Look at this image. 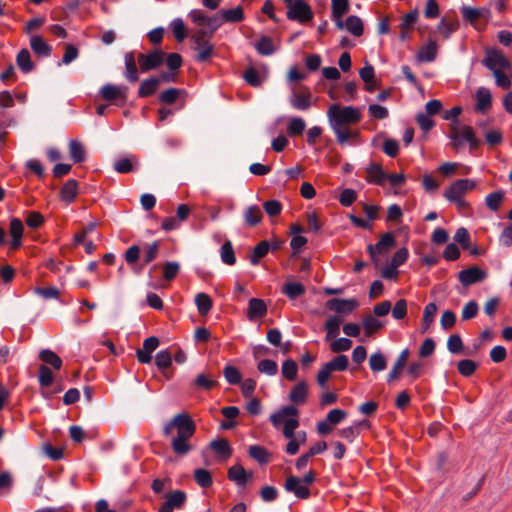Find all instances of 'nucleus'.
<instances>
[{"label":"nucleus","mask_w":512,"mask_h":512,"mask_svg":"<svg viewBox=\"0 0 512 512\" xmlns=\"http://www.w3.org/2000/svg\"><path fill=\"white\" fill-rule=\"evenodd\" d=\"M195 431L196 425L187 413L175 415L163 428L164 436L171 438V448L179 456H184L192 450L190 439Z\"/></svg>","instance_id":"1"},{"label":"nucleus","mask_w":512,"mask_h":512,"mask_svg":"<svg viewBox=\"0 0 512 512\" xmlns=\"http://www.w3.org/2000/svg\"><path fill=\"white\" fill-rule=\"evenodd\" d=\"M159 248L158 241L145 244L142 249L138 245H132L126 250L124 259L135 272L139 273L145 265L157 258Z\"/></svg>","instance_id":"2"},{"label":"nucleus","mask_w":512,"mask_h":512,"mask_svg":"<svg viewBox=\"0 0 512 512\" xmlns=\"http://www.w3.org/2000/svg\"><path fill=\"white\" fill-rule=\"evenodd\" d=\"M449 138L453 149H460L465 143L469 145L470 150L477 149L480 140L476 137L474 129L465 124H461L458 120L453 121L449 128Z\"/></svg>","instance_id":"3"},{"label":"nucleus","mask_w":512,"mask_h":512,"mask_svg":"<svg viewBox=\"0 0 512 512\" xmlns=\"http://www.w3.org/2000/svg\"><path fill=\"white\" fill-rule=\"evenodd\" d=\"M327 117L330 126L357 124L362 120V114L359 108L354 106H340L338 104H333L329 107Z\"/></svg>","instance_id":"4"},{"label":"nucleus","mask_w":512,"mask_h":512,"mask_svg":"<svg viewBox=\"0 0 512 512\" xmlns=\"http://www.w3.org/2000/svg\"><path fill=\"white\" fill-rule=\"evenodd\" d=\"M316 480V473L313 470L308 471L303 477L290 475L286 478L284 489L293 493L298 499H308L310 497V486Z\"/></svg>","instance_id":"5"},{"label":"nucleus","mask_w":512,"mask_h":512,"mask_svg":"<svg viewBox=\"0 0 512 512\" xmlns=\"http://www.w3.org/2000/svg\"><path fill=\"white\" fill-rule=\"evenodd\" d=\"M287 9L286 16L289 20L306 23L313 19L312 8L304 0H282Z\"/></svg>","instance_id":"6"},{"label":"nucleus","mask_w":512,"mask_h":512,"mask_svg":"<svg viewBox=\"0 0 512 512\" xmlns=\"http://www.w3.org/2000/svg\"><path fill=\"white\" fill-rule=\"evenodd\" d=\"M299 427V423L292 421L288 422L286 427L282 429L283 436L288 440V443L285 447V452L288 455H295L298 453L299 448L306 442V432L299 431L295 433L296 429Z\"/></svg>","instance_id":"7"},{"label":"nucleus","mask_w":512,"mask_h":512,"mask_svg":"<svg viewBox=\"0 0 512 512\" xmlns=\"http://www.w3.org/2000/svg\"><path fill=\"white\" fill-rule=\"evenodd\" d=\"M482 63L485 67L491 70L492 73L499 71H508V73L512 72L511 62L504 53L498 49L487 50Z\"/></svg>","instance_id":"8"},{"label":"nucleus","mask_w":512,"mask_h":512,"mask_svg":"<svg viewBox=\"0 0 512 512\" xmlns=\"http://www.w3.org/2000/svg\"><path fill=\"white\" fill-rule=\"evenodd\" d=\"M477 182L473 179H457L444 191L443 196L447 201L465 198L466 193L474 190Z\"/></svg>","instance_id":"9"},{"label":"nucleus","mask_w":512,"mask_h":512,"mask_svg":"<svg viewBox=\"0 0 512 512\" xmlns=\"http://www.w3.org/2000/svg\"><path fill=\"white\" fill-rule=\"evenodd\" d=\"M299 410L294 405H287L281 407L278 411L271 414L269 420L271 424L277 429L280 426L286 427L288 422L295 421L300 424Z\"/></svg>","instance_id":"10"},{"label":"nucleus","mask_w":512,"mask_h":512,"mask_svg":"<svg viewBox=\"0 0 512 512\" xmlns=\"http://www.w3.org/2000/svg\"><path fill=\"white\" fill-rule=\"evenodd\" d=\"M289 102L294 109L300 111H306L314 104L312 93L306 86H301L299 89H293Z\"/></svg>","instance_id":"11"},{"label":"nucleus","mask_w":512,"mask_h":512,"mask_svg":"<svg viewBox=\"0 0 512 512\" xmlns=\"http://www.w3.org/2000/svg\"><path fill=\"white\" fill-rule=\"evenodd\" d=\"M164 61V53L160 50H153L148 54L140 53L137 56L141 72H147L156 69L162 65Z\"/></svg>","instance_id":"12"},{"label":"nucleus","mask_w":512,"mask_h":512,"mask_svg":"<svg viewBox=\"0 0 512 512\" xmlns=\"http://www.w3.org/2000/svg\"><path fill=\"white\" fill-rule=\"evenodd\" d=\"M486 277V271L480 269L477 266H472L467 269L461 270L458 274L459 282L465 287L481 282Z\"/></svg>","instance_id":"13"},{"label":"nucleus","mask_w":512,"mask_h":512,"mask_svg":"<svg viewBox=\"0 0 512 512\" xmlns=\"http://www.w3.org/2000/svg\"><path fill=\"white\" fill-rule=\"evenodd\" d=\"M128 88L126 86H118L114 84H106L100 89V96L109 102L127 100Z\"/></svg>","instance_id":"14"},{"label":"nucleus","mask_w":512,"mask_h":512,"mask_svg":"<svg viewBox=\"0 0 512 512\" xmlns=\"http://www.w3.org/2000/svg\"><path fill=\"white\" fill-rule=\"evenodd\" d=\"M186 494L181 490L172 491L165 496V502L159 508L158 512H173L174 509L181 508L186 502Z\"/></svg>","instance_id":"15"},{"label":"nucleus","mask_w":512,"mask_h":512,"mask_svg":"<svg viewBox=\"0 0 512 512\" xmlns=\"http://www.w3.org/2000/svg\"><path fill=\"white\" fill-rule=\"evenodd\" d=\"M395 244V239L392 233L387 232L383 234L380 240L375 245H368V252L371 259L376 262V254L386 253Z\"/></svg>","instance_id":"16"},{"label":"nucleus","mask_w":512,"mask_h":512,"mask_svg":"<svg viewBox=\"0 0 512 512\" xmlns=\"http://www.w3.org/2000/svg\"><path fill=\"white\" fill-rule=\"evenodd\" d=\"M227 477L237 486L244 487L253 477L252 471H246L240 464H235L228 469Z\"/></svg>","instance_id":"17"},{"label":"nucleus","mask_w":512,"mask_h":512,"mask_svg":"<svg viewBox=\"0 0 512 512\" xmlns=\"http://www.w3.org/2000/svg\"><path fill=\"white\" fill-rule=\"evenodd\" d=\"M418 11L413 10L402 16L399 29H400V39L407 40L410 38L411 32L413 31L414 25L418 19Z\"/></svg>","instance_id":"18"},{"label":"nucleus","mask_w":512,"mask_h":512,"mask_svg":"<svg viewBox=\"0 0 512 512\" xmlns=\"http://www.w3.org/2000/svg\"><path fill=\"white\" fill-rule=\"evenodd\" d=\"M327 307L337 313H351L358 307L355 299L333 298L327 302Z\"/></svg>","instance_id":"19"},{"label":"nucleus","mask_w":512,"mask_h":512,"mask_svg":"<svg viewBox=\"0 0 512 512\" xmlns=\"http://www.w3.org/2000/svg\"><path fill=\"white\" fill-rule=\"evenodd\" d=\"M308 393V384L305 381H300L292 387L289 393V400L294 405H303L307 401Z\"/></svg>","instance_id":"20"},{"label":"nucleus","mask_w":512,"mask_h":512,"mask_svg":"<svg viewBox=\"0 0 512 512\" xmlns=\"http://www.w3.org/2000/svg\"><path fill=\"white\" fill-rule=\"evenodd\" d=\"M332 2V18L337 28L344 29V21L342 17L349 10V0H331Z\"/></svg>","instance_id":"21"},{"label":"nucleus","mask_w":512,"mask_h":512,"mask_svg":"<svg viewBox=\"0 0 512 512\" xmlns=\"http://www.w3.org/2000/svg\"><path fill=\"white\" fill-rule=\"evenodd\" d=\"M24 226L20 219L12 218L9 226V233L11 235V248L17 250L22 246Z\"/></svg>","instance_id":"22"},{"label":"nucleus","mask_w":512,"mask_h":512,"mask_svg":"<svg viewBox=\"0 0 512 512\" xmlns=\"http://www.w3.org/2000/svg\"><path fill=\"white\" fill-rule=\"evenodd\" d=\"M476 104L475 110L478 112H486L491 108L492 105V95L488 88L479 87L476 91Z\"/></svg>","instance_id":"23"},{"label":"nucleus","mask_w":512,"mask_h":512,"mask_svg":"<svg viewBox=\"0 0 512 512\" xmlns=\"http://www.w3.org/2000/svg\"><path fill=\"white\" fill-rule=\"evenodd\" d=\"M365 179L368 183L383 185L384 181L386 180V173L383 171L380 164L371 163L366 168Z\"/></svg>","instance_id":"24"},{"label":"nucleus","mask_w":512,"mask_h":512,"mask_svg":"<svg viewBox=\"0 0 512 512\" xmlns=\"http://www.w3.org/2000/svg\"><path fill=\"white\" fill-rule=\"evenodd\" d=\"M30 47L39 57H48L52 52V47L40 35H33L30 38Z\"/></svg>","instance_id":"25"},{"label":"nucleus","mask_w":512,"mask_h":512,"mask_svg":"<svg viewBox=\"0 0 512 512\" xmlns=\"http://www.w3.org/2000/svg\"><path fill=\"white\" fill-rule=\"evenodd\" d=\"M267 313V306L262 299L252 298L248 304L247 317L249 320H255L265 316Z\"/></svg>","instance_id":"26"},{"label":"nucleus","mask_w":512,"mask_h":512,"mask_svg":"<svg viewBox=\"0 0 512 512\" xmlns=\"http://www.w3.org/2000/svg\"><path fill=\"white\" fill-rule=\"evenodd\" d=\"M192 48L197 52L195 58L198 62L208 61L214 53V46L210 40L193 43Z\"/></svg>","instance_id":"27"},{"label":"nucleus","mask_w":512,"mask_h":512,"mask_svg":"<svg viewBox=\"0 0 512 512\" xmlns=\"http://www.w3.org/2000/svg\"><path fill=\"white\" fill-rule=\"evenodd\" d=\"M243 218L247 227H254L262 221L263 213L259 206L251 205L243 212Z\"/></svg>","instance_id":"28"},{"label":"nucleus","mask_w":512,"mask_h":512,"mask_svg":"<svg viewBox=\"0 0 512 512\" xmlns=\"http://www.w3.org/2000/svg\"><path fill=\"white\" fill-rule=\"evenodd\" d=\"M125 60V77L128 81L134 83L137 82L138 77V69L136 65L137 58L135 57L133 52H128L124 56Z\"/></svg>","instance_id":"29"},{"label":"nucleus","mask_w":512,"mask_h":512,"mask_svg":"<svg viewBox=\"0 0 512 512\" xmlns=\"http://www.w3.org/2000/svg\"><path fill=\"white\" fill-rule=\"evenodd\" d=\"M78 194V182L70 179L64 183L60 191V198L62 201L70 204L75 201Z\"/></svg>","instance_id":"30"},{"label":"nucleus","mask_w":512,"mask_h":512,"mask_svg":"<svg viewBox=\"0 0 512 512\" xmlns=\"http://www.w3.org/2000/svg\"><path fill=\"white\" fill-rule=\"evenodd\" d=\"M409 355H410V352L408 349H404L401 351L396 362L393 365V368L391 369V371L388 374V378H387L388 382H391V381L399 378L402 370L404 369V367L407 364Z\"/></svg>","instance_id":"31"},{"label":"nucleus","mask_w":512,"mask_h":512,"mask_svg":"<svg viewBox=\"0 0 512 512\" xmlns=\"http://www.w3.org/2000/svg\"><path fill=\"white\" fill-rule=\"evenodd\" d=\"M437 55V44L434 40H429L428 44L422 46L418 53L417 59L420 62H432L435 60Z\"/></svg>","instance_id":"32"},{"label":"nucleus","mask_w":512,"mask_h":512,"mask_svg":"<svg viewBox=\"0 0 512 512\" xmlns=\"http://www.w3.org/2000/svg\"><path fill=\"white\" fill-rule=\"evenodd\" d=\"M211 449L219 455L222 459L226 460L232 455V448L226 439H216L210 443Z\"/></svg>","instance_id":"33"},{"label":"nucleus","mask_w":512,"mask_h":512,"mask_svg":"<svg viewBox=\"0 0 512 512\" xmlns=\"http://www.w3.org/2000/svg\"><path fill=\"white\" fill-rule=\"evenodd\" d=\"M220 12L224 23H239L245 18L244 10L241 6L233 9H222Z\"/></svg>","instance_id":"34"},{"label":"nucleus","mask_w":512,"mask_h":512,"mask_svg":"<svg viewBox=\"0 0 512 512\" xmlns=\"http://www.w3.org/2000/svg\"><path fill=\"white\" fill-rule=\"evenodd\" d=\"M70 158L75 163H81L86 159V151L84 145L78 140H71L69 142Z\"/></svg>","instance_id":"35"},{"label":"nucleus","mask_w":512,"mask_h":512,"mask_svg":"<svg viewBox=\"0 0 512 512\" xmlns=\"http://www.w3.org/2000/svg\"><path fill=\"white\" fill-rule=\"evenodd\" d=\"M505 198V192L503 190H497L485 197L486 206L493 212L500 209Z\"/></svg>","instance_id":"36"},{"label":"nucleus","mask_w":512,"mask_h":512,"mask_svg":"<svg viewBox=\"0 0 512 512\" xmlns=\"http://www.w3.org/2000/svg\"><path fill=\"white\" fill-rule=\"evenodd\" d=\"M437 313V306L435 303H428L423 312L421 333H426L434 321Z\"/></svg>","instance_id":"37"},{"label":"nucleus","mask_w":512,"mask_h":512,"mask_svg":"<svg viewBox=\"0 0 512 512\" xmlns=\"http://www.w3.org/2000/svg\"><path fill=\"white\" fill-rule=\"evenodd\" d=\"M344 28L356 37L361 36L364 30L362 20L355 15L349 16L344 21Z\"/></svg>","instance_id":"38"},{"label":"nucleus","mask_w":512,"mask_h":512,"mask_svg":"<svg viewBox=\"0 0 512 512\" xmlns=\"http://www.w3.org/2000/svg\"><path fill=\"white\" fill-rule=\"evenodd\" d=\"M16 62L18 67L24 73H29L33 70L34 65L31 61L30 53L27 49H22L19 51L16 57Z\"/></svg>","instance_id":"39"},{"label":"nucleus","mask_w":512,"mask_h":512,"mask_svg":"<svg viewBox=\"0 0 512 512\" xmlns=\"http://www.w3.org/2000/svg\"><path fill=\"white\" fill-rule=\"evenodd\" d=\"M306 128V123L301 117H292L287 124V134L290 137L299 136Z\"/></svg>","instance_id":"40"},{"label":"nucleus","mask_w":512,"mask_h":512,"mask_svg":"<svg viewBox=\"0 0 512 512\" xmlns=\"http://www.w3.org/2000/svg\"><path fill=\"white\" fill-rule=\"evenodd\" d=\"M160 83V79L158 78H150L143 80L139 87V96L140 97H148L155 93Z\"/></svg>","instance_id":"41"},{"label":"nucleus","mask_w":512,"mask_h":512,"mask_svg":"<svg viewBox=\"0 0 512 512\" xmlns=\"http://www.w3.org/2000/svg\"><path fill=\"white\" fill-rule=\"evenodd\" d=\"M342 320L337 316H331L325 323L326 340L330 341L339 335V327Z\"/></svg>","instance_id":"42"},{"label":"nucleus","mask_w":512,"mask_h":512,"mask_svg":"<svg viewBox=\"0 0 512 512\" xmlns=\"http://www.w3.org/2000/svg\"><path fill=\"white\" fill-rule=\"evenodd\" d=\"M195 304L200 315H206L212 308V299L206 293H198L195 296Z\"/></svg>","instance_id":"43"},{"label":"nucleus","mask_w":512,"mask_h":512,"mask_svg":"<svg viewBox=\"0 0 512 512\" xmlns=\"http://www.w3.org/2000/svg\"><path fill=\"white\" fill-rule=\"evenodd\" d=\"M39 358L41 361L48 365H51L56 370H59L62 367L61 358L58 355H56L52 350H42L39 354Z\"/></svg>","instance_id":"44"},{"label":"nucleus","mask_w":512,"mask_h":512,"mask_svg":"<svg viewBox=\"0 0 512 512\" xmlns=\"http://www.w3.org/2000/svg\"><path fill=\"white\" fill-rule=\"evenodd\" d=\"M362 324L367 336H371L383 328V323L371 315L364 317Z\"/></svg>","instance_id":"45"},{"label":"nucleus","mask_w":512,"mask_h":512,"mask_svg":"<svg viewBox=\"0 0 512 512\" xmlns=\"http://www.w3.org/2000/svg\"><path fill=\"white\" fill-rule=\"evenodd\" d=\"M282 292L290 299H295L305 293V287L298 282H288L283 288Z\"/></svg>","instance_id":"46"},{"label":"nucleus","mask_w":512,"mask_h":512,"mask_svg":"<svg viewBox=\"0 0 512 512\" xmlns=\"http://www.w3.org/2000/svg\"><path fill=\"white\" fill-rule=\"evenodd\" d=\"M270 250V243L267 241H261L259 242L254 250L253 253L250 256V262L253 265H257L259 261L267 255V253Z\"/></svg>","instance_id":"47"},{"label":"nucleus","mask_w":512,"mask_h":512,"mask_svg":"<svg viewBox=\"0 0 512 512\" xmlns=\"http://www.w3.org/2000/svg\"><path fill=\"white\" fill-rule=\"evenodd\" d=\"M282 376L288 381H294L297 378L298 367L294 360L287 359L282 363Z\"/></svg>","instance_id":"48"},{"label":"nucleus","mask_w":512,"mask_h":512,"mask_svg":"<svg viewBox=\"0 0 512 512\" xmlns=\"http://www.w3.org/2000/svg\"><path fill=\"white\" fill-rule=\"evenodd\" d=\"M336 135L339 144H345L348 140L357 136V132L350 130L345 126H331Z\"/></svg>","instance_id":"49"},{"label":"nucleus","mask_w":512,"mask_h":512,"mask_svg":"<svg viewBox=\"0 0 512 512\" xmlns=\"http://www.w3.org/2000/svg\"><path fill=\"white\" fill-rule=\"evenodd\" d=\"M221 260L227 265H234L236 263V257L231 241H226L220 249Z\"/></svg>","instance_id":"50"},{"label":"nucleus","mask_w":512,"mask_h":512,"mask_svg":"<svg viewBox=\"0 0 512 512\" xmlns=\"http://www.w3.org/2000/svg\"><path fill=\"white\" fill-rule=\"evenodd\" d=\"M249 456L260 464H265L269 462V452L262 446L252 445L248 450Z\"/></svg>","instance_id":"51"},{"label":"nucleus","mask_w":512,"mask_h":512,"mask_svg":"<svg viewBox=\"0 0 512 512\" xmlns=\"http://www.w3.org/2000/svg\"><path fill=\"white\" fill-rule=\"evenodd\" d=\"M349 364L348 357L346 355H338L331 361L325 363L326 367L333 373L335 371H344L347 369Z\"/></svg>","instance_id":"52"},{"label":"nucleus","mask_w":512,"mask_h":512,"mask_svg":"<svg viewBox=\"0 0 512 512\" xmlns=\"http://www.w3.org/2000/svg\"><path fill=\"white\" fill-rule=\"evenodd\" d=\"M194 479L196 483L202 488H208L213 483L210 472L202 468H198L194 471Z\"/></svg>","instance_id":"53"},{"label":"nucleus","mask_w":512,"mask_h":512,"mask_svg":"<svg viewBox=\"0 0 512 512\" xmlns=\"http://www.w3.org/2000/svg\"><path fill=\"white\" fill-rule=\"evenodd\" d=\"M255 49L261 55H271L275 51L273 42L270 37L263 36L260 40L255 44Z\"/></svg>","instance_id":"54"},{"label":"nucleus","mask_w":512,"mask_h":512,"mask_svg":"<svg viewBox=\"0 0 512 512\" xmlns=\"http://www.w3.org/2000/svg\"><path fill=\"white\" fill-rule=\"evenodd\" d=\"M369 365L372 371L379 372L386 368L387 361L382 353H373L369 358Z\"/></svg>","instance_id":"55"},{"label":"nucleus","mask_w":512,"mask_h":512,"mask_svg":"<svg viewBox=\"0 0 512 512\" xmlns=\"http://www.w3.org/2000/svg\"><path fill=\"white\" fill-rule=\"evenodd\" d=\"M171 28L178 42H182L187 37V29L181 19H174L171 23Z\"/></svg>","instance_id":"56"},{"label":"nucleus","mask_w":512,"mask_h":512,"mask_svg":"<svg viewBox=\"0 0 512 512\" xmlns=\"http://www.w3.org/2000/svg\"><path fill=\"white\" fill-rule=\"evenodd\" d=\"M457 368L462 376L469 377L476 371L477 364L473 360L463 359L458 362Z\"/></svg>","instance_id":"57"},{"label":"nucleus","mask_w":512,"mask_h":512,"mask_svg":"<svg viewBox=\"0 0 512 512\" xmlns=\"http://www.w3.org/2000/svg\"><path fill=\"white\" fill-rule=\"evenodd\" d=\"M155 364L159 369H166L172 364V355L168 350H161L155 357Z\"/></svg>","instance_id":"58"},{"label":"nucleus","mask_w":512,"mask_h":512,"mask_svg":"<svg viewBox=\"0 0 512 512\" xmlns=\"http://www.w3.org/2000/svg\"><path fill=\"white\" fill-rule=\"evenodd\" d=\"M257 369L259 372L267 374L269 376H274L278 372L277 363L273 360L265 359L258 363Z\"/></svg>","instance_id":"59"},{"label":"nucleus","mask_w":512,"mask_h":512,"mask_svg":"<svg viewBox=\"0 0 512 512\" xmlns=\"http://www.w3.org/2000/svg\"><path fill=\"white\" fill-rule=\"evenodd\" d=\"M225 379L229 384H239L242 376L239 370L234 366H226L223 370Z\"/></svg>","instance_id":"60"},{"label":"nucleus","mask_w":512,"mask_h":512,"mask_svg":"<svg viewBox=\"0 0 512 512\" xmlns=\"http://www.w3.org/2000/svg\"><path fill=\"white\" fill-rule=\"evenodd\" d=\"M181 92L182 91L180 89L169 88L160 93L159 100L165 104H173L174 102H176Z\"/></svg>","instance_id":"61"},{"label":"nucleus","mask_w":512,"mask_h":512,"mask_svg":"<svg viewBox=\"0 0 512 512\" xmlns=\"http://www.w3.org/2000/svg\"><path fill=\"white\" fill-rule=\"evenodd\" d=\"M53 373L46 365L39 367V383L42 387H49L53 383Z\"/></svg>","instance_id":"62"},{"label":"nucleus","mask_w":512,"mask_h":512,"mask_svg":"<svg viewBox=\"0 0 512 512\" xmlns=\"http://www.w3.org/2000/svg\"><path fill=\"white\" fill-rule=\"evenodd\" d=\"M35 293L43 299H57L60 295L59 290L56 287H37Z\"/></svg>","instance_id":"63"},{"label":"nucleus","mask_w":512,"mask_h":512,"mask_svg":"<svg viewBox=\"0 0 512 512\" xmlns=\"http://www.w3.org/2000/svg\"><path fill=\"white\" fill-rule=\"evenodd\" d=\"M244 79L249 85L253 87H259L263 81L258 71L253 67L246 69L244 72Z\"/></svg>","instance_id":"64"}]
</instances>
